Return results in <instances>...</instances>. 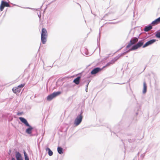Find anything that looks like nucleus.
Returning <instances> with one entry per match:
<instances>
[{
    "label": "nucleus",
    "instance_id": "nucleus-19",
    "mask_svg": "<svg viewBox=\"0 0 160 160\" xmlns=\"http://www.w3.org/2000/svg\"><path fill=\"white\" fill-rule=\"evenodd\" d=\"M24 154L25 157V160H29L28 155L25 151H24Z\"/></svg>",
    "mask_w": 160,
    "mask_h": 160
},
{
    "label": "nucleus",
    "instance_id": "nucleus-24",
    "mask_svg": "<svg viewBox=\"0 0 160 160\" xmlns=\"http://www.w3.org/2000/svg\"><path fill=\"white\" fill-rule=\"evenodd\" d=\"M157 22L159 23L160 22V17L156 19Z\"/></svg>",
    "mask_w": 160,
    "mask_h": 160
},
{
    "label": "nucleus",
    "instance_id": "nucleus-9",
    "mask_svg": "<svg viewBox=\"0 0 160 160\" xmlns=\"http://www.w3.org/2000/svg\"><path fill=\"white\" fill-rule=\"evenodd\" d=\"M102 69V68L99 67L96 68L92 70L91 72V74L92 75L95 74L100 71Z\"/></svg>",
    "mask_w": 160,
    "mask_h": 160
},
{
    "label": "nucleus",
    "instance_id": "nucleus-8",
    "mask_svg": "<svg viewBox=\"0 0 160 160\" xmlns=\"http://www.w3.org/2000/svg\"><path fill=\"white\" fill-rule=\"evenodd\" d=\"M156 41V40L153 39L147 42L142 46L143 48H145L150 45H152Z\"/></svg>",
    "mask_w": 160,
    "mask_h": 160
},
{
    "label": "nucleus",
    "instance_id": "nucleus-30",
    "mask_svg": "<svg viewBox=\"0 0 160 160\" xmlns=\"http://www.w3.org/2000/svg\"><path fill=\"white\" fill-rule=\"evenodd\" d=\"M16 160L15 158H12V160Z\"/></svg>",
    "mask_w": 160,
    "mask_h": 160
},
{
    "label": "nucleus",
    "instance_id": "nucleus-20",
    "mask_svg": "<svg viewBox=\"0 0 160 160\" xmlns=\"http://www.w3.org/2000/svg\"><path fill=\"white\" fill-rule=\"evenodd\" d=\"M158 22H157V21L156 19H155L154 21L152 22L151 24L152 25H155L158 24Z\"/></svg>",
    "mask_w": 160,
    "mask_h": 160
},
{
    "label": "nucleus",
    "instance_id": "nucleus-5",
    "mask_svg": "<svg viewBox=\"0 0 160 160\" xmlns=\"http://www.w3.org/2000/svg\"><path fill=\"white\" fill-rule=\"evenodd\" d=\"M83 116L81 115H78L74 121V124L76 126L78 125L82 122Z\"/></svg>",
    "mask_w": 160,
    "mask_h": 160
},
{
    "label": "nucleus",
    "instance_id": "nucleus-2",
    "mask_svg": "<svg viewBox=\"0 0 160 160\" xmlns=\"http://www.w3.org/2000/svg\"><path fill=\"white\" fill-rule=\"evenodd\" d=\"M143 41L142 40H140L136 44L133 45L131 48L128 50L123 52L122 54L124 55L131 51L136 50L141 47L143 45Z\"/></svg>",
    "mask_w": 160,
    "mask_h": 160
},
{
    "label": "nucleus",
    "instance_id": "nucleus-22",
    "mask_svg": "<svg viewBox=\"0 0 160 160\" xmlns=\"http://www.w3.org/2000/svg\"><path fill=\"white\" fill-rule=\"evenodd\" d=\"M25 85L24 84H21V85H18L17 87L19 88V89H21V88H23Z\"/></svg>",
    "mask_w": 160,
    "mask_h": 160
},
{
    "label": "nucleus",
    "instance_id": "nucleus-3",
    "mask_svg": "<svg viewBox=\"0 0 160 160\" xmlns=\"http://www.w3.org/2000/svg\"><path fill=\"white\" fill-rule=\"evenodd\" d=\"M60 93L61 92L60 91L54 92L52 94L48 95L47 97V99L48 101H50L56 96L60 95Z\"/></svg>",
    "mask_w": 160,
    "mask_h": 160
},
{
    "label": "nucleus",
    "instance_id": "nucleus-16",
    "mask_svg": "<svg viewBox=\"0 0 160 160\" xmlns=\"http://www.w3.org/2000/svg\"><path fill=\"white\" fill-rule=\"evenodd\" d=\"M46 150L48 152V154L49 156H52L53 155V152L49 148H47Z\"/></svg>",
    "mask_w": 160,
    "mask_h": 160
},
{
    "label": "nucleus",
    "instance_id": "nucleus-27",
    "mask_svg": "<svg viewBox=\"0 0 160 160\" xmlns=\"http://www.w3.org/2000/svg\"><path fill=\"white\" fill-rule=\"evenodd\" d=\"M22 112H19L17 113V115L19 116L21 115L22 114Z\"/></svg>",
    "mask_w": 160,
    "mask_h": 160
},
{
    "label": "nucleus",
    "instance_id": "nucleus-6",
    "mask_svg": "<svg viewBox=\"0 0 160 160\" xmlns=\"http://www.w3.org/2000/svg\"><path fill=\"white\" fill-rule=\"evenodd\" d=\"M138 39L136 37L132 38L130 41V43L127 46L126 48H129L131 45H133L138 42Z\"/></svg>",
    "mask_w": 160,
    "mask_h": 160
},
{
    "label": "nucleus",
    "instance_id": "nucleus-7",
    "mask_svg": "<svg viewBox=\"0 0 160 160\" xmlns=\"http://www.w3.org/2000/svg\"><path fill=\"white\" fill-rule=\"evenodd\" d=\"M10 6L9 4L7 2L2 1L0 6V9L1 11H2L5 7H8Z\"/></svg>",
    "mask_w": 160,
    "mask_h": 160
},
{
    "label": "nucleus",
    "instance_id": "nucleus-15",
    "mask_svg": "<svg viewBox=\"0 0 160 160\" xmlns=\"http://www.w3.org/2000/svg\"><path fill=\"white\" fill-rule=\"evenodd\" d=\"M48 36V33L47 30L44 28H42V30L41 36Z\"/></svg>",
    "mask_w": 160,
    "mask_h": 160
},
{
    "label": "nucleus",
    "instance_id": "nucleus-4",
    "mask_svg": "<svg viewBox=\"0 0 160 160\" xmlns=\"http://www.w3.org/2000/svg\"><path fill=\"white\" fill-rule=\"evenodd\" d=\"M123 55L122 54V53L121 54H119L118 56H117L116 57H115L112 60L109 62H108L105 66L103 67V68L105 67L108 66H109L111 64H113L116 61L118 60Z\"/></svg>",
    "mask_w": 160,
    "mask_h": 160
},
{
    "label": "nucleus",
    "instance_id": "nucleus-14",
    "mask_svg": "<svg viewBox=\"0 0 160 160\" xmlns=\"http://www.w3.org/2000/svg\"><path fill=\"white\" fill-rule=\"evenodd\" d=\"M80 78L81 77L80 76L78 77L73 80V82L76 85H78L80 83Z\"/></svg>",
    "mask_w": 160,
    "mask_h": 160
},
{
    "label": "nucleus",
    "instance_id": "nucleus-12",
    "mask_svg": "<svg viewBox=\"0 0 160 160\" xmlns=\"http://www.w3.org/2000/svg\"><path fill=\"white\" fill-rule=\"evenodd\" d=\"M152 28V26L151 24H150L145 27L144 29V30L145 32H148L151 30Z\"/></svg>",
    "mask_w": 160,
    "mask_h": 160
},
{
    "label": "nucleus",
    "instance_id": "nucleus-13",
    "mask_svg": "<svg viewBox=\"0 0 160 160\" xmlns=\"http://www.w3.org/2000/svg\"><path fill=\"white\" fill-rule=\"evenodd\" d=\"M48 36H41V41L42 43L45 44L47 40Z\"/></svg>",
    "mask_w": 160,
    "mask_h": 160
},
{
    "label": "nucleus",
    "instance_id": "nucleus-17",
    "mask_svg": "<svg viewBox=\"0 0 160 160\" xmlns=\"http://www.w3.org/2000/svg\"><path fill=\"white\" fill-rule=\"evenodd\" d=\"M143 84V93H145L146 92L147 90V86L145 82H144Z\"/></svg>",
    "mask_w": 160,
    "mask_h": 160
},
{
    "label": "nucleus",
    "instance_id": "nucleus-18",
    "mask_svg": "<svg viewBox=\"0 0 160 160\" xmlns=\"http://www.w3.org/2000/svg\"><path fill=\"white\" fill-rule=\"evenodd\" d=\"M57 151L60 154H62L63 153V148L60 147H58L57 148Z\"/></svg>",
    "mask_w": 160,
    "mask_h": 160
},
{
    "label": "nucleus",
    "instance_id": "nucleus-28",
    "mask_svg": "<svg viewBox=\"0 0 160 160\" xmlns=\"http://www.w3.org/2000/svg\"><path fill=\"white\" fill-rule=\"evenodd\" d=\"M85 91L87 92H88V88H86Z\"/></svg>",
    "mask_w": 160,
    "mask_h": 160
},
{
    "label": "nucleus",
    "instance_id": "nucleus-29",
    "mask_svg": "<svg viewBox=\"0 0 160 160\" xmlns=\"http://www.w3.org/2000/svg\"><path fill=\"white\" fill-rule=\"evenodd\" d=\"M11 150H10L9 151L8 154H10V153H11Z\"/></svg>",
    "mask_w": 160,
    "mask_h": 160
},
{
    "label": "nucleus",
    "instance_id": "nucleus-11",
    "mask_svg": "<svg viewBox=\"0 0 160 160\" xmlns=\"http://www.w3.org/2000/svg\"><path fill=\"white\" fill-rule=\"evenodd\" d=\"M12 90L14 93L17 94L20 92L21 89H19L18 87H17L13 88Z\"/></svg>",
    "mask_w": 160,
    "mask_h": 160
},
{
    "label": "nucleus",
    "instance_id": "nucleus-31",
    "mask_svg": "<svg viewBox=\"0 0 160 160\" xmlns=\"http://www.w3.org/2000/svg\"><path fill=\"white\" fill-rule=\"evenodd\" d=\"M136 114L137 115L138 114V113H136Z\"/></svg>",
    "mask_w": 160,
    "mask_h": 160
},
{
    "label": "nucleus",
    "instance_id": "nucleus-26",
    "mask_svg": "<svg viewBox=\"0 0 160 160\" xmlns=\"http://www.w3.org/2000/svg\"><path fill=\"white\" fill-rule=\"evenodd\" d=\"M89 83V82H87V85H86V88H88V86Z\"/></svg>",
    "mask_w": 160,
    "mask_h": 160
},
{
    "label": "nucleus",
    "instance_id": "nucleus-23",
    "mask_svg": "<svg viewBox=\"0 0 160 160\" xmlns=\"http://www.w3.org/2000/svg\"><path fill=\"white\" fill-rule=\"evenodd\" d=\"M128 142H130V143H131V142H134V141H135V140L134 139H129L128 140Z\"/></svg>",
    "mask_w": 160,
    "mask_h": 160
},
{
    "label": "nucleus",
    "instance_id": "nucleus-10",
    "mask_svg": "<svg viewBox=\"0 0 160 160\" xmlns=\"http://www.w3.org/2000/svg\"><path fill=\"white\" fill-rule=\"evenodd\" d=\"M15 157L17 160H23L21 154L18 152H15Z\"/></svg>",
    "mask_w": 160,
    "mask_h": 160
},
{
    "label": "nucleus",
    "instance_id": "nucleus-32",
    "mask_svg": "<svg viewBox=\"0 0 160 160\" xmlns=\"http://www.w3.org/2000/svg\"><path fill=\"white\" fill-rule=\"evenodd\" d=\"M139 153L138 152V154H139Z\"/></svg>",
    "mask_w": 160,
    "mask_h": 160
},
{
    "label": "nucleus",
    "instance_id": "nucleus-21",
    "mask_svg": "<svg viewBox=\"0 0 160 160\" xmlns=\"http://www.w3.org/2000/svg\"><path fill=\"white\" fill-rule=\"evenodd\" d=\"M155 36L157 38H160V32H157L155 34Z\"/></svg>",
    "mask_w": 160,
    "mask_h": 160
},
{
    "label": "nucleus",
    "instance_id": "nucleus-25",
    "mask_svg": "<svg viewBox=\"0 0 160 160\" xmlns=\"http://www.w3.org/2000/svg\"><path fill=\"white\" fill-rule=\"evenodd\" d=\"M83 113V111L82 110L80 112V114L78 115H81V116H82V114Z\"/></svg>",
    "mask_w": 160,
    "mask_h": 160
},
{
    "label": "nucleus",
    "instance_id": "nucleus-1",
    "mask_svg": "<svg viewBox=\"0 0 160 160\" xmlns=\"http://www.w3.org/2000/svg\"><path fill=\"white\" fill-rule=\"evenodd\" d=\"M19 119L26 126L28 127L25 131L26 133L29 135L31 134L33 129V128L29 125L27 120L24 118L20 117L19 118Z\"/></svg>",
    "mask_w": 160,
    "mask_h": 160
}]
</instances>
